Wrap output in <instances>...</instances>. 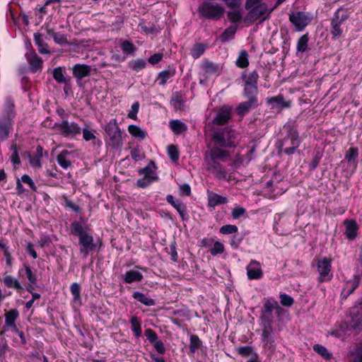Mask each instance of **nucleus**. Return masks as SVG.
Masks as SVG:
<instances>
[{"instance_id":"obj_18","label":"nucleus","mask_w":362,"mask_h":362,"mask_svg":"<svg viewBox=\"0 0 362 362\" xmlns=\"http://www.w3.org/2000/svg\"><path fill=\"white\" fill-rule=\"evenodd\" d=\"M313 19V15L310 12L296 11V31H303Z\"/></svg>"},{"instance_id":"obj_5","label":"nucleus","mask_w":362,"mask_h":362,"mask_svg":"<svg viewBox=\"0 0 362 362\" xmlns=\"http://www.w3.org/2000/svg\"><path fill=\"white\" fill-rule=\"evenodd\" d=\"M62 136L68 139H74L81 134V127L76 122H69L63 119L61 122H55L50 127Z\"/></svg>"},{"instance_id":"obj_15","label":"nucleus","mask_w":362,"mask_h":362,"mask_svg":"<svg viewBox=\"0 0 362 362\" xmlns=\"http://www.w3.org/2000/svg\"><path fill=\"white\" fill-rule=\"evenodd\" d=\"M74 77L76 78V83L78 86H81V80L87 76H90L92 67L86 64H76L71 68Z\"/></svg>"},{"instance_id":"obj_33","label":"nucleus","mask_w":362,"mask_h":362,"mask_svg":"<svg viewBox=\"0 0 362 362\" xmlns=\"http://www.w3.org/2000/svg\"><path fill=\"white\" fill-rule=\"evenodd\" d=\"M203 346V343L197 334H191L189 344L188 354H194L198 349Z\"/></svg>"},{"instance_id":"obj_34","label":"nucleus","mask_w":362,"mask_h":362,"mask_svg":"<svg viewBox=\"0 0 362 362\" xmlns=\"http://www.w3.org/2000/svg\"><path fill=\"white\" fill-rule=\"evenodd\" d=\"M132 297L146 306H153L156 305V300L154 299L147 297L141 292L134 291L132 294Z\"/></svg>"},{"instance_id":"obj_57","label":"nucleus","mask_w":362,"mask_h":362,"mask_svg":"<svg viewBox=\"0 0 362 362\" xmlns=\"http://www.w3.org/2000/svg\"><path fill=\"white\" fill-rule=\"evenodd\" d=\"M274 310L276 311L277 317L279 318L280 320L284 321L289 319L288 310L281 308L278 303L277 306H275Z\"/></svg>"},{"instance_id":"obj_42","label":"nucleus","mask_w":362,"mask_h":362,"mask_svg":"<svg viewBox=\"0 0 362 362\" xmlns=\"http://www.w3.org/2000/svg\"><path fill=\"white\" fill-rule=\"evenodd\" d=\"M236 31V26H229L221 34L219 39L222 42H228L234 38Z\"/></svg>"},{"instance_id":"obj_7","label":"nucleus","mask_w":362,"mask_h":362,"mask_svg":"<svg viewBox=\"0 0 362 362\" xmlns=\"http://www.w3.org/2000/svg\"><path fill=\"white\" fill-rule=\"evenodd\" d=\"M349 12L343 7L339 8L334 13L331 20L330 33L333 39L341 37L343 30L341 25L349 18Z\"/></svg>"},{"instance_id":"obj_52","label":"nucleus","mask_w":362,"mask_h":362,"mask_svg":"<svg viewBox=\"0 0 362 362\" xmlns=\"http://www.w3.org/2000/svg\"><path fill=\"white\" fill-rule=\"evenodd\" d=\"M81 285L76 282L71 284L70 286V291L73 295L74 301L81 300Z\"/></svg>"},{"instance_id":"obj_48","label":"nucleus","mask_w":362,"mask_h":362,"mask_svg":"<svg viewBox=\"0 0 362 362\" xmlns=\"http://www.w3.org/2000/svg\"><path fill=\"white\" fill-rule=\"evenodd\" d=\"M130 322L132 325V331L134 336L137 338L140 337L142 334V329L139 319L136 316H133L130 320Z\"/></svg>"},{"instance_id":"obj_22","label":"nucleus","mask_w":362,"mask_h":362,"mask_svg":"<svg viewBox=\"0 0 362 362\" xmlns=\"http://www.w3.org/2000/svg\"><path fill=\"white\" fill-rule=\"evenodd\" d=\"M2 282L6 287L16 290V291L19 294H21L25 290L19 281L13 278L11 275L4 274Z\"/></svg>"},{"instance_id":"obj_39","label":"nucleus","mask_w":362,"mask_h":362,"mask_svg":"<svg viewBox=\"0 0 362 362\" xmlns=\"http://www.w3.org/2000/svg\"><path fill=\"white\" fill-rule=\"evenodd\" d=\"M10 148L12 151V153L10 157V160L13 166V168L16 170L18 168V165H21V161L19 156V152L17 144L16 143H13Z\"/></svg>"},{"instance_id":"obj_40","label":"nucleus","mask_w":362,"mask_h":362,"mask_svg":"<svg viewBox=\"0 0 362 362\" xmlns=\"http://www.w3.org/2000/svg\"><path fill=\"white\" fill-rule=\"evenodd\" d=\"M19 317V312L16 308H13L5 313V322L7 326H14Z\"/></svg>"},{"instance_id":"obj_29","label":"nucleus","mask_w":362,"mask_h":362,"mask_svg":"<svg viewBox=\"0 0 362 362\" xmlns=\"http://www.w3.org/2000/svg\"><path fill=\"white\" fill-rule=\"evenodd\" d=\"M23 273H25L29 283L37 284V275L32 271L31 267L28 262H24L23 264V267L21 268L18 271V274L20 275H23Z\"/></svg>"},{"instance_id":"obj_44","label":"nucleus","mask_w":362,"mask_h":362,"mask_svg":"<svg viewBox=\"0 0 362 362\" xmlns=\"http://www.w3.org/2000/svg\"><path fill=\"white\" fill-rule=\"evenodd\" d=\"M309 37L308 34L303 35L297 42V51L299 52H305L309 50L308 47Z\"/></svg>"},{"instance_id":"obj_17","label":"nucleus","mask_w":362,"mask_h":362,"mask_svg":"<svg viewBox=\"0 0 362 362\" xmlns=\"http://www.w3.org/2000/svg\"><path fill=\"white\" fill-rule=\"evenodd\" d=\"M274 328L262 329V344L263 349L269 352L273 353L275 350V341L273 337Z\"/></svg>"},{"instance_id":"obj_45","label":"nucleus","mask_w":362,"mask_h":362,"mask_svg":"<svg viewBox=\"0 0 362 362\" xmlns=\"http://www.w3.org/2000/svg\"><path fill=\"white\" fill-rule=\"evenodd\" d=\"M120 48L127 55H133L136 50V46L128 40H123L120 44Z\"/></svg>"},{"instance_id":"obj_31","label":"nucleus","mask_w":362,"mask_h":362,"mask_svg":"<svg viewBox=\"0 0 362 362\" xmlns=\"http://www.w3.org/2000/svg\"><path fill=\"white\" fill-rule=\"evenodd\" d=\"M229 156V152L226 150L219 148V146L214 147L210 152L211 160L220 159L222 161H225Z\"/></svg>"},{"instance_id":"obj_24","label":"nucleus","mask_w":362,"mask_h":362,"mask_svg":"<svg viewBox=\"0 0 362 362\" xmlns=\"http://www.w3.org/2000/svg\"><path fill=\"white\" fill-rule=\"evenodd\" d=\"M14 122L0 118V143L6 140L13 131Z\"/></svg>"},{"instance_id":"obj_54","label":"nucleus","mask_w":362,"mask_h":362,"mask_svg":"<svg viewBox=\"0 0 362 362\" xmlns=\"http://www.w3.org/2000/svg\"><path fill=\"white\" fill-rule=\"evenodd\" d=\"M168 154L172 161H177L180 157L178 148L175 145H169L168 146Z\"/></svg>"},{"instance_id":"obj_50","label":"nucleus","mask_w":362,"mask_h":362,"mask_svg":"<svg viewBox=\"0 0 362 362\" xmlns=\"http://www.w3.org/2000/svg\"><path fill=\"white\" fill-rule=\"evenodd\" d=\"M313 350L326 360L332 357V354L328 351L327 348L321 344H315L313 346Z\"/></svg>"},{"instance_id":"obj_51","label":"nucleus","mask_w":362,"mask_h":362,"mask_svg":"<svg viewBox=\"0 0 362 362\" xmlns=\"http://www.w3.org/2000/svg\"><path fill=\"white\" fill-rule=\"evenodd\" d=\"M238 231V228L235 225L227 224L219 228V233L223 235L234 234Z\"/></svg>"},{"instance_id":"obj_64","label":"nucleus","mask_w":362,"mask_h":362,"mask_svg":"<svg viewBox=\"0 0 362 362\" xmlns=\"http://www.w3.org/2000/svg\"><path fill=\"white\" fill-rule=\"evenodd\" d=\"M222 168H223L222 164L217 160H211V161L208 162L207 170L209 171L215 172Z\"/></svg>"},{"instance_id":"obj_37","label":"nucleus","mask_w":362,"mask_h":362,"mask_svg":"<svg viewBox=\"0 0 362 362\" xmlns=\"http://www.w3.org/2000/svg\"><path fill=\"white\" fill-rule=\"evenodd\" d=\"M71 154V151L63 150L57 156L58 164L64 169H67L71 165V162L66 158L67 156Z\"/></svg>"},{"instance_id":"obj_9","label":"nucleus","mask_w":362,"mask_h":362,"mask_svg":"<svg viewBox=\"0 0 362 362\" xmlns=\"http://www.w3.org/2000/svg\"><path fill=\"white\" fill-rule=\"evenodd\" d=\"M317 270L319 274L318 281L325 282L330 281L332 278L331 273L332 262L331 259L325 257L317 261Z\"/></svg>"},{"instance_id":"obj_59","label":"nucleus","mask_w":362,"mask_h":362,"mask_svg":"<svg viewBox=\"0 0 362 362\" xmlns=\"http://www.w3.org/2000/svg\"><path fill=\"white\" fill-rule=\"evenodd\" d=\"M228 18L232 23H238L241 21L243 16L240 10L230 11L228 12Z\"/></svg>"},{"instance_id":"obj_16","label":"nucleus","mask_w":362,"mask_h":362,"mask_svg":"<svg viewBox=\"0 0 362 362\" xmlns=\"http://www.w3.org/2000/svg\"><path fill=\"white\" fill-rule=\"evenodd\" d=\"M281 134H285V139H289L291 142V146L285 148L284 153L292 155L294 153V121H288L284 125Z\"/></svg>"},{"instance_id":"obj_35","label":"nucleus","mask_w":362,"mask_h":362,"mask_svg":"<svg viewBox=\"0 0 362 362\" xmlns=\"http://www.w3.org/2000/svg\"><path fill=\"white\" fill-rule=\"evenodd\" d=\"M64 69V67L58 66L54 68L52 71L53 78L59 84H63L71 81V77H65L63 72Z\"/></svg>"},{"instance_id":"obj_14","label":"nucleus","mask_w":362,"mask_h":362,"mask_svg":"<svg viewBox=\"0 0 362 362\" xmlns=\"http://www.w3.org/2000/svg\"><path fill=\"white\" fill-rule=\"evenodd\" d=\"M166 201L177 211L182 221H187L189 219L187 206L182 200L175 199L172 194H168L166 196Z\"/></svg>"},{"instance_id":"obj_25","label":"nucleus","mask_w":362,"mask_h":362,"mask_svg":"<svg viewBox=\"0 0 362 362\" xmlns=\"http://www.w3.org/2000/svg\"><path fill=\"white\" fill-rule=\"evenodd\" d=\"M346 231L345 235L348 240H354L357 235L358 226L356 221L353 219H346L344 222Z\"/></svg>"},{"instance_id":"obj_49","label":"nucleus","mask_w":362,"mask_h":362,"mask_svg":"<svg viewBox=\"0 0 362 362\" xmlns=\"http://www.w3.org/2000/svg\"><path fill=\"white\" fill-rule=\"evenodd\" d=\"M206 47L203 43H196L191 49L190 54L194 59H198L204 53Z\"/></svg>"},{"instance_id":"obj_26","label":"nucleus","mask_w":362,"mask_h":362,"mask_svg":"<svg viewBox=\"0 0 362 362\" xmlns=\"http://www.w3.org/2000/svg\"><path fill=\"white\" fill-rule=\"evenodd\" d=\"M144 278L143 274L135 270H129L124 274L121 276V279L125 284H132L134 282H139Z\"/></svg>"},{"instance_id":"obj_11","label":"nucleus","mask_w":362,"mask_h":362,"mask_svg":"<svg viewBox=\"0 0 362 362\" xmlns=\"http://www.w3.org/2000/svg\"><path fill=\"white\" fill-rule=\"evenodd\" d=\"M242 79L245 82L244 93H249L250 95L258 94L257 81L259 79V74L256 70L251 71L248 75L243 74Z\"/></svg>"},{"instance_id":"obj_43","label":"nucleus","mask_w":362,"mask_h":362,"mask_svg":"<svg viewBox=\"0 0 362 362\" xmlns=\"http://www.w3.org/2000/svg\"><path fill=\"white\" fill-rule=\"evenodd\" d=\"M146 62L144 59H136L131 60L128 62V67L134 71H139L146 66Z\"/></svg>"},{"instance_id":"obj_32","label":"nucleus","mask_w":362,"mask_h":362,"mask_svg":"<svg viewBox=\"0 0 362 362\" xmlns=\"http://www.w3.org/2000/svg\"><path fill=\"white\" fill-rule=\"evenodd\" d=\"M222 66L218 64H215L211 61L206 60L203 64V70L207 74H221Z\"/></svg>"},{"instance_id":"obj_63","label":"nucleus","mask_w":362,"mask_h":362,"mask_svg":"<svg viewBox=\"0 0 362 362\" xmlns=\"http://www.w3.org/2000/svg\"><path fill=\"white\" fill-rule=\"evenodd\" d=\"M20 180H21L22 182L28 185L33 191L37 192V187L35 183L34 182V181L31 179V177L28 175H26V174L23 175L21 177V179H20Z\"/></svg>"},{"instance_id":"obj_60","label":"nucleus","mask_w":362,"mask_h":362,"mask_svg":"<svg viewBox=\"0 0 362 362\" xmlns=\"http://www.w3.org/2000/svg\"><path fill=\"white\" fill-rule=\"evenodd\" d=\"M279 298L281 304L284 306L291 307L294 303L293 298L286 293H281Z\"/></svg>"},{"instance_id":"obj_20","label":"nucleus","mask_w":362,"mask_h":362,"mask_svg":"<svg viewBox=\"0 0 362 362\" xmlns=\"http://www.w3.org/2000/svg\"><path fill=\"white\" fill-rule=\"evenodd\" d=\"M25 57L28 62L29 69L31 73H36L42 69L43 61L33 49L27 52L25 54Z\"/></svg>"},{"instance_id":"obj_46","label":"nucleus","mask_w":362,"mask_h":362,"mask_svg":"<svg viewBox=\"0 0 362 362\" xmlns=\"http://www.w3.org/2000/svg\"><path fill=\"white\" fill-rule=\"evenodd\" d=\"M235 64L239 68H246L249 65L248 53L246 50L242 49L239 57L235 62Z\"/></svg>"},{"instance_id":"obj_61","label":"nucleus","mask_w":362,"mask_h":362,"mask_svg":"<svg viewBox=\"0 0 362 362\" xmlns=\"http://www.w3.org/2000/svg\"><path fill=\"white\" fill-rule=\"evenodd\" d=\"M139 103L135 102L132 105L131 110L129 111L127 117L132 119H137V113L139 110Z\"/></svg>"},{"instance_id":"obj_28","label":"nucleus","mask_w":362,"mask_h":362,"mask_svg":"<svg viewBox=\"0 0 362 362\" xmlns=\"http://www.w3.org/2000/svg\"><path fill=\"white\" fill-rule=\"evenodd\" d=\"M151 165H152L153 167L154 170H156L157 168L155 162L153 160H151L149 162V163L148 164V165H146V167H144L143 168H140L138 170L139 175H143L144 177H145L146 178H150L151 180H158L159 179L158 176L153 171V170L151 169Z\"/></svg>"},{"instance_id":"obj_6","label":"nucleus","mask_w":362,"mask_h":362,"mask_svg":"<svg viewBox=\"0 0 362 362\" xmlns=\"http://www.w3.org/2000/svg\"><path fill=\"white\" fill-rule=\"evenodd\" d=\"M234 130L229 127L214 132L212 140L215 145L221 148H235L236 144L233 139L234 138Z\"/></svg>"},{"instance_id":"obj_3","label":"nucleus","mask_w":362,"mask_h":362,"mask_svg":"<svg viewBox=\"0 0 362 362\" xmlns=\"http://www.w3.org/2000/svg\"><path fill=\"white\" fill-rule=\"evenodd\" d=\"M106 142L111 148L117 150L122 146V132L115 118L111 119L105 127Z\"/></svg>"},{"instance_id":"obj_58","label":"nucleus","mask_w":362,"mask_h":362,"mask_svg":"<svg viewBox=\"0 0 362 362\" xmlns=\"http://www.w3.org/2000/svg\"><path fill=\"white\" fill-rule=\"evenodd\" d=\"M358 156V151L357 148H350L345 155V158L348 162L356 161Z\"/></svg>"},{"instance_id":"obj_23","label":"nucleus","mask_w":362,"mask_h":362,"mask_svg":"<svg viewBox=\"0 0 362 362\" xmlns=\"http://www.w3.org/2000/svg\"><path fill=\"white\" fill-rule=\"evenodd\" d=\"M176 74L175 67L173 65H169L167 69L158 73L156 81L160 86H165L168 79L173 77Z\"/></svg>"},{"instance_id":"obj_19","label":"nucleus","mask_w":362,"mask_h":362,"mask_svg":"<svg viewBox=\"0 0 362 362\" xmlns=\"http://www.w3.org/2000/svg\"><path fill=\"white\" fill-rule=\"evenodd\" d=\"M232 109L228 105H224L221 107L213 119V123L216 125L226 124L231 118Z\"/></svg>"},{"instance_id":"obj_1","label":"nucleus","mask_w":362,"mask_h":362,"mask_svg":"<svg viewBox=\"0 0 362 362\" xmlns=\"http://www.w3.org/2000/svg\"><path fill=\"white\" fill-rule=\"evenodd\" d=\"M91 231L88 225L83 226L77 221H73L70 226V233L78 238L79 251L83 258H86L97 247Z\"/></svg>"},{"instance_id":"obj_2","label":"nucleus","mask_w":362,"mask_h":362,"mask_svg":"<svg viewBox=\"0 0 362 362\" xmlns=\"http://www.w3.org/2000/svg\"><path fill=\"white\" fill-rule=\"evenodd\" d=\"M277 7L275 4L272 8H269L266 3L257 4L249 9V12L243 18V22L247 25H252L258 19H260V21L262 22L268 19L271 13Z\"/></svg>"},{"instance_id":"obj_4","label":"nucleus","mask_w":362,"mask_h":362,"mask_svg":"<svg viewBox=\"0 0 362 362\" xmlns=\"http://www.w3.org/2000/svg\"><path fill=\"white\" fill-rule=\"evenodd\" d=\"M211 0H204L197 8L200 18L214 21L220 20L224 15L225 9L219 4H212Z\"/></svg>"},{"instance_id":"obj_30","label":"nucleus","mask_w":362,"mask_h":362,"mask_svg":"<svg viewBox=\"0 0 362 362\" xmlns=\"http://www.w3.org/2000/svg\"><path fill=\"white\" fill-rule=\"evenodd\" d=\"M46 31L47 35L49 37H52L54 39V41L59 45H66L69 44V42L67 40L66 35L62 34L59 33H56L54 31V30L47 27Z\"/></svg>"},{"instance_id":"obj_55","label":"nucleus","mask_w":362,"mask_h":362,"mask_svg":"<svg viewBox=\"0 0 362 362\" xmlns=\"http://www.w3.org/2000/svg\"><path fill=\"white\" fill-rule=\"evenodd\" d=\"M225 250L224 245L222 243L219 241H216L214 243L213 247H211L209 251L212 256H216L218 255L222 254Z\"/></svg>"},{"instance_id":"obj_53","label":"nucleus","mask_w":362,"mask_h":362,"mask_svg":"<svg viewBox=\"0 0 362 362\" xmlns=\"http://www.w3.org/2000/svg\"><path fill=\"white\" fill-rule=\"evenodd\" d=\"M144 335L146 336V339L149 341L151 344H153L160 340L157 333L151 328L145 329Z\"/></svg>"},{"instance_id":"obj_38","label":"nucleus","mask_w":362,"mask_h":362,"mask_svg":"<svg viewBox=\"0 0 362 362\" xmlns=\"http://www.w3.org/2000/svg\"><path fill=\"white\" fill-rule=\"evenodd\" d=\"M34 40L40 53L43 54L49 53L48 46L44 43L42 35L40 33H34Z\"/></svg>"},{"instance_id":"obj_8","label":"nucleus","mask_w":362,"mask_h":362,"mask_svg":"<svg viewBox=\"0 0 362 362\" xmlns=\"http://www.w3.org/2000/svg\"><path fill=\"white\" fill-rule=\"evenodd\" d=\"M275 306H277V300L274 298H269L265 300L260 315V325L262 329L273 328V311L274 310Z\"/></svg>"},{"instance_id":"obj_21","label":"nucleus","mask_w":362,"mask_h":362,"mask_svg":"<svg viewBox=\"0 0 362 362\" xmlns=\"http://www.w3.org/2000/svg\"><path fill=\"white\" fill-rule=\"evenodd\" d=\"M247 275L249 279H260L263 276V272L260 263L252 259L246 267Z\"/></svg>"},{"instance_id":"obj_56","label":"nucleus","mask_w":362,"mask_h":362,"mask_svg":"<svg viewBox=\"0 0 362 362\" xmlns=\"http://www.w3.org/2000/svg\"><path fill=\"white\" fill-rule=\"evenodd\" d=\"M359 285V279L355 278L352 282H347L342 293L346 291V296L351 294Z\"/></svg>"},{"instance_id":"obj_47","label":"nucleus","mask_w":362,"mask_h":362,"mask_svg":"<svg viewBox=\"0 0 362 362\" xmlns=\"http://www.w3.org/2000/svg\"><path fill=\"white\" fill-rule=\"evenodd\" d=\"M245 238L243 233H236L230 237L229 243L233 250H238Z\"/></svg>"},{"instance_id":"obj_41","label":"nucleus","mask_w":362,"mask_h":362,"mask_svg":"<svg viewBox=\"0 0 362 362\" xmlns=\"http://www.w3.org/2000/svg\"><path fill=\"white\" fill-rule=\"evenodd\" d=\"M128 131L132 136L139 139L141 140L145 139L147 136L146 132L141 129L137 125L130 124L128 127Z\"/></svg>"},{"instance_id":"obj_13","label":"nucleus","mask_w":362,"mask_h":362,"mask_svg":"<svg viewBox=\"0 0 362 362\" xmlns=\"http://www.w3.org/2000/svg\"><path fill=\"white\" fill-rule=\"evenodd\" d=\"M16 116V105L13 98L8 95L5 98L4 106L2 108L1 119L14 122V118Z\"/></svg>"},{"instance_id":"obj_27","label":"nucleus","mask_w":362,"mask_h":362,"mask_svg":"<svg viewBox=\"0 0 362 362\" xmlns=\"http://www.w3.org/2000/svg\"><path fill=\"white\" fill-rule=\"evenodd\" d=\"M228 199L226 197L221 196L213 192H208V206L214 208L218 205L226 204Z\"/></svg>"},{"instance_id":"obj_62","label":"nucleus","mask_w":362,"mask_h":362,"mask_svg":"<svg viewBox=\"0 0 362 362\" xmlns=\"http://www.w3.org/2000/svg\"><path fill=\"white\" fill-rule=\"evenodd\" d=\"M158 180H151L144 177L143 178L139 179L136 181V186L141 189H145L152 184L153 182L157 181Z\"/></svg>"},{"instance_id":"obj_10","label":"nucleus","mask_w":362,"mask_h":362,"mask_svg":"<svg viewBox=\"0 0 362 362\" xmlns=\"http://www.w3.org/2000/svg\"><path fill=\"white\" fill-rule=\"evenodd\" d=\"M243 96L247 100L240 103L236 107V112L240 117L245 116L251 110H254L259 106L257 95H250L249 93H243Z\"/></svg>"},{"instance_id":"obj_12","label":"nucleus","mask_w":362,"mask_h":362,"mask_svg":"<svg viewBox=\"0 0 362 362\" xmlns=\"http://www.w3.org/2000/svg\"><path fill=\"white\" fill-rule=\"evenodd\" d=\"M267 104L272 110H281L283 109L291 107L292 100H286L282 94L266 98Z\"/></svg>"},{"instance_id":"obj_36","label":"nucleus","mask_w":362,"mask_h":362,"mask_svg":"<svg viewBox=\"0 0 362 362\" xmlns=\"http://www.w3.org/2000/svg\"><path fill=\"white\" fill-rule=\"evenodd\" d=\"M170 127L173 133L177 135L181 134L187 130L186 124L179 119H174L170 121Z\"/></svg>"}]
</instances>
